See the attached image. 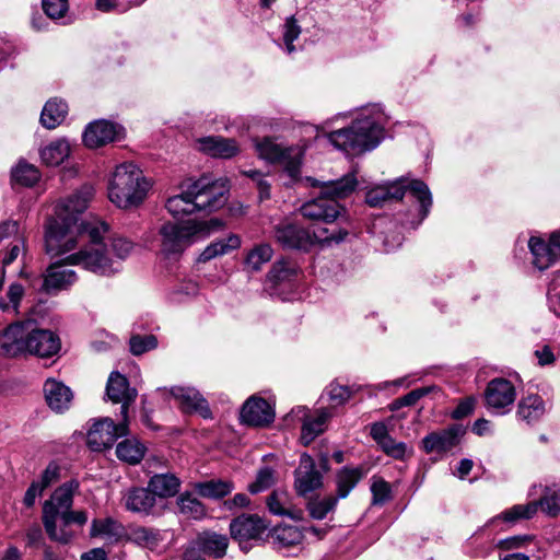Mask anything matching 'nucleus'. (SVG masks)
<instances>
[{"instance_id": "obj_1", "label": "nucleus", "mask_w": 560, "mask_h": 560, "mask_svg": "<svg viewBox=\"0 0 560 560\" xmlns=\"http://www.w3.org/2000/svg\"><path fill=\"white\" fill-rule=\"evenodd\" d=\"M93 192L91 186H83L60 200L55 207V215L46 223L45 248L51 258L72 252L84 237H88L89 245L46 268L42 284V291L45 293L68 290L75 283L77 273L68 266L81 265L84 269L98 275H110L116 270L108 255L103 252L104 246L98 244L107 225L100 219H81Z\"/></svg>"}, {"instance_id": "obj_2", "label": "nucleus", "mask_w": 560, "mask_h": 560, "mask_svg": "<svg viewBox=\"0 0 560 560\" xmlns=\"http://www.w3.org/2000/svg\"><path fill=\"white\" fill-rule=\"evenodd\" d=\"M228 191L226 179L203 175L183 188L180 194L170 197L165 207L175 218L197 211L212 212L226 203Z\"/></svg>"}, {"instance_id": "obj_3", "label": "nucleus", "mask_w": 560, "mask_h": 560, "mask_svg": "<svg viewBox=\"0 0 560 560\" xmlns=\"http://www.w3.org/2000/svg\"><path fill=\"white\" fill-rule=\"evenodd\" d=\"M385 117L380 110L362 114L348 127L327 133L328 141L347 154L357 155L375 149L384 138Z\"/></svg>"}, {"instance_id": "obj_4", "label": "nucleus", "mask_w": 560, "mask_h": 560, "mask_svg": "<svg viewBox=\"0 0 560 560\" xmlns=\"http://www.w3.org/2000/svg\"><path fill=\"white\" fill-rule=\"evenodd\" d=\"M150 183L142 171L132 163L118 165L108 185V198L118 208L138 207L145 199Z\"/></svg>"}, {"instance_id": "obj_5", "label": "nucleus", "mask_w": 560, "mask_h": 560, "mask_svg": "<svg viewBox=\"0 0 560 560\" xmlns=\"http://www.w3.org/2000/svg\"><path fill=\"white\" fill-rule=\"evenodd\" d=\"M407 189L420 203V214L423 220L430 212L432 195L428 185L420 179L407 180L401 177L377 185L366 191L365 201L370 207L381 208L392 201L401 200Z\"/></svg>"}, {"instance_id": "obj_6", "label": "nucleus", "mask_w": 560, "mask_h": 560, "mask_svg": "<svg viewBox=\"0 0 560 560\" xmlns=\"http://www.w3.org/2000/svg\"><path fill=\"white\" fill-rule=\"evenodd\" d=\"M346 235L347 232H337L335 229H322L311 234L301 224L290 220L281 221L273 228V236L284 249L303 252H308L316 243H339Z\"/></svg>"}, {"instance_id": "obj_7", "label": "nucleus", "mask_w": 560, "mask_h": 560, "mask_svg": "<svg viewBox=\"0 0 560 560\" xmlns=\"http://www.w3.org/2000/svg\"><path fill=\"white\" fill-rule=\"evenodd\" d=\"M223 222L219 219L208 221L188 220L183 224L164 223L159 231L161 236V250L165 255L182 253L196 235L207 236L213 231L222 229Z\"/></svg>"}, {"instance_id": "obj_8", "label": "nucleus", "mask_w": 560, "mask_h": 560, "mask_svg": "<svg viewBox=\"0 0 560 560\" xmlns=\"http://www.w3.org/2000/svg\"><path fill=\"white\" fill-rule=\"evenodd\" d=\"M79 488L77 481H69L58 487L43 506V524L48 537L60 544H68L73 534L65 528H57V518L62 516L73 504V493Z\"/></svg>"}, {"instance_id": "obj_9", "label": "nucleus", "mask_w": 560, "mask_h": 560, "mask_svg": "<svg viewBox=\"0 0 560 560\" xmlns=\"http://www.w3.org/2000/svg\"><path fill=\"white\" fill-rule=\"evenodd\" d=\"M256 151L259 158L283 165L284 171L292 179L300 174L303 151L298 145H284L271 138H265L256 143Z\"/></svg>"}, {"instance_id": "obj_10", "label": "nucleus", "mask_w": 560, "mask_h": 560, "mask_svg": "<svg viewBox=\"0 0 560 560\" xmlns=\"http://www.w3.org/2000/svg\"><path fill=\"white\" fill-rule=\"evenodd\" d=\"M129 420L121 418L115 423L110 418L96 420L88 432L86 443L93 452H102L112 447L118 438L128 434Z\"/></svg>"}, {"instance_id": "obj_11", "label": "nucleus", "mask_w": 560, "mask_h": 560, "mask_svg": "<svg viewBox=\"0 0 560 560\" xmlns=\"http://www.w3.org/2000/svg\"><path fill=\"white\" fill-rule=\"evenodd\" d=\"M124 506L128 512L141 515L159 517L167 510V503L155 498L154 493L147 487H132L122 497Z\"/></svg>"}, {"instance_id": "obj_12", "label": "nucleus", "mask_w": 560, "mask_h": 560, "mask_svg": "<svg viewBox=\"0 0 560 560\" xmlns=\"http://www.w3.org/2000/svg\"><path fill=\"white\" fill-rule=\"evenodd\" d=\"M138 390L131 387L128 378L121 373L114 371L109 374L106 384V397L114 404H120V416L129 420V407L135 402Z\"/></svg>"}, {"instance_id": "obj_13", "label": "nucleus", "mask_w": 560, "mask_h": 560, "mask_svg": "<svg viewBox=\"0 0 560 560\" xmlns=\"http://www.w3.org/2000/svg\"><path fill=\"white\" fill-rule=\"evenodd\" d=\"M466 433L463 424H452L446 429L434 431L422 439V447L425 453H446L456 447Z\"/></svg>"}, {"instance_id": "obj_14", "label": "nucleus", "mask_w": 560, "mask_h": 560, "mask_svg": "<svg viewBox=\"0 0 560 560\" xmlns=\"http://www.w3.org/2000/svg\"><path fill=\"white\" fill-rule=\"evenodd\" d=\"M30 320L16 322L0 332V354L18 357L26 353Z\"/></svg>"}, {"instance_id": "obj_15", "label": "nucleus", "mask_w": 560, "mask_h": 560, "mask_svg": "<svg viewBox=\"0 0 560 560\" xmlns=\"http://www.w3.org/2000/svg\"><path fill=\"white\" fill-rule=\"evenodd\" d=\"M485 398L489 408L504 415L516 398L515 387L509 380L494 378L488 383Z\"/></svg>"}, {"instance_id": "obj_16", "label": "nucleus", "mask_w": 560, "mask_h": 560, "mask_svg": "<svg viewBox=\"0 0 560 560\" xmlns=\"http://www.w3.org/2000/svg\"><path fill=\"white\" fill-rule=\"evenodd\" d=\"M266 528L262 518L253 514H242L230 524L231 536L238 541L242 549H246L248 541L261 539Z\"/></svg>"}, {"instance_id": "obj_17", "label": "nucleus", "mask_w": 560, "mask_h": 560, "mask_svg": "<svg viewBox=\"0 0 560 560\" xmlns=\"http://www.w3.org/2000/svg\"><path fill=\"white\" fill-rule=\"evenodd\" d=\"M122 128L109 120L98 119L90 122L83 132V143L90 149H96L120 138Z\"/></svg>"}, {"instance_id": "obj_18", "label": "nucleus", "mask_w": 560, "mask_h": 560, "mask_svg": "<svg viewBox=\"0 0 560 560\" xmlns=\"http://www.w3.org/2000/svg\"><path fill=\"white\" fill-rule=\"evenodd\" d=\"M294 487L300 495H306L319 489L323 485V476L316 469L314 459L308 454H303L294 472Z\"/></svg>"}, {"instance_id": "obj_19", "label": "nucleus", "mask_w": 560, "mask_h": 560, "mask_svg": "<svg viewBox=\"0 0 560 560\" xmlns=\"http://www.w3.org/2000/svg\"><path fill=\"white\" fill-rule=\"evenodd\" d=\"M60 349V340L57 335L48 329L35 328V323L30 320L26 353L38 357H51Z\"/></svg>"}, {"instance_id": "obj_20", "label": "nucleus", "mask_w": 560, "mask_h": 560, "mask_svg": "<svg viewBox=\"0 0 560 560\" xmlns=\"http://www.w3.org/2000/svg\"><path fill=\"white\" fill-rule=\"evenodd\" d=\"M301 214L315 222H334L339 213L340 207L338 201L327 198L322 191L317 198H314L300 208Z\"/></svg>"}, {"instance_id": "obj_21", "label": "nucleus", "mask_w": 560, "mask_h": 560, "mask_svg": "<svg viewBox=\"0 0 560 560\" xmlns=\"http://www.w3.org/2000/svg\"><path fill=\"white\" fill-rule=\"evenodd\" d=\"M170 394L177 400L179 408L186 413H198L205 419L212 418L208 401L194 387L174 386Z\"/></svg>"}, {"instance_id": "obj_22", "label": "nucleus", "mask_w": 560, "mask_h": 560, "mask_svg": "<svg viewBox=\"0 0 560 560\" xmlns=\"http://www.w3.org/2000/svg\"><path fill=\"white\" fill-rule=\"evenodd\" d=\"M275 419V411L264 398L252 396L248 398L241 410V420L243 423L252 427H266Z\"/></svg>"}, {"instance_id": "obj_23", "label": "nucleus", "mask_w": 560, "mask_h": 560, "mask_svg": "<svg viewBox=\"0 0 560 560\" xmlns=\"http://www.w3.org/2000/svg\"><path fill=\"white\" fill-rule=\"evenodd\" d=\"M199 151L217 159H231L240 153L235 139L209 136L198 140Z\"/></svg>"}, {"instance_id": "obj_24", "label": "nucleus", "mask_w": 560, "mask_h": 560, "mask_svg": "<svg viewBox=\"0 0 560 560\" xmlns=\"http://www.w3.org/2000/svg\"><path fill=\"white\" fill-rule=\"evenodd\" d=\"M292 411L303 415V424L301 429V442L303 445L311 444L325 431L327 420L330 417V413L326 409L318 410L315 417L310 416L305 407H298Z\"/></svg>"}, {"instance_id": "obj_25", "label": "nucleus", "mask_w": 560, "mask_h": 560, "mask_svg": "<svg viewBox=\"0 0 560 560\" xmlns=\"http://www.w3.org/2000/svg\"><path fill=\"white\" fill-rule=\"evenodd\" d=\"M313 187H319L320 191L329 199L337 201L350 196L357 185L358 180L354 174H347L337 180L319 182L315 178H307Z\"/></svg>"}, {"instance_id": "obj_26", "label": "nucleus", "mask_w": 560, "mask_h": 560, "mask_svg": "<svg viewBox=\"0 0 560 560\" xmlns=\"http://www.w3.org/2000/svg\"><path fill=\"white\" fill-rule=\"evenodd\" d=\"M147 485L155 498L162 500V503H167V499L179 492L182 481L173 472H161L152 475Z\"/></svg>"}, {"instance_id": "obj_27", "label": "nucleus", "mask_w": 560, "mask_h": 560, "mask_svg": "<svg viewBox=\"0 0 560 560\" xmlns=\"http://www.w3.org/2000/svg\"><path fill=\"white\" fill-rule=\"evenodd\" d=\"M546 413V404L538 394H529L517 402L516 418L532 425L538 422Z\"/></svg>"}, {"instance_id": "obj_28", "label": "nucleus", "mask_w": 560, "mask_h": 560, "mask_svg": "<svg viewBox=\"0 0 560 560\" xmlns=\"http://www.w3.org/2000/svg\"><path fill=\"white\" fill-rule=\"evenodd\" d=\"M44 394L47 405L56 412L67 410L73 398L72 390L61 382L55 380L46 381Z\"/></svg>"}, {"instance_id": "obj_29", "label": "nucleus", "mask_w": 560, "mask_h": 560, "mask_svg": "<svg viewBox=\"0 0 560 560\" xmlns=\"http://www.w3.org/2000/svg\"><path fill=\"white\" fill-rule=\"evenodd\" d=\"M194 541L195 546L202 550V553L217 559L223 558L229 547V538L226 535L211 530L199 533Z\"/></svg>"}, {"instance_id": "obj_30", "label": "nucleus", "mask_w": 560, "mask_h": 560, "mask_svg": "<svg viewBox=\"0 0 560 560\" xmlns=\"http://www.w3.org/2000/svg\"><path fill=\"white\" fill-rule=\"evenodd\" d=\"M267 506L270 513L279 516H288L292 520H300L302 511L293 506L287 491L275 490L267 498Z\"/></svg>"}, {"instance_id": "obj_31", "label": "nucleus", "mask_w": 560, "mask_h": 560, "mask_svg": "<svg viewBox=\"0 0 560 560\" xmlns=\"http://www.w3.org/2000/svg\"><path fill=\"white\" fill-rule=\"evenodd\" d=\"M528 247L533 256V265L540 271L548 269L558 260L549 241L546 243L540 237L532 236Z\"/></svg>"}, {"instance_id": "obj_32", "label": "nucleus", "mask_w": 560, "mask_h": 560, "mask_svg": "<svg viewBox=\"0 0 560 560\" xmlns=\"http://www.w3.org/2000/svg\"><path fill=\"white\" fill-rule=\"evenodd\" d=\"M68 115V104L54 97L46 102L40 114V124L47 129L58 127Z\"/></svg>"}, {"instance_id": "obj_33", "label": "nucleus", "mask_w": 560, "mask_h": 560, "mask_svg": "<svg viewBox=\"0 0 560 560\" xmlns=\"http://www.w3.org/2000/svg\"><path fill=\"white\" fill-rule=\"evenodd\" d=\"M128 540L142 548L154 550L162 544L164 537L160 529L138 525L129 529Z\"/></svg>"}, {"instance_id": "obj_34", "label": "nucleus", "mask_w": 560, "mask_h": 560, "mask_svg": "<svg viewBox=\"0 0 560 560\" xmlns=\"http://www.w3.org/2000/svg\"><path fill=\"white\" fill-rule=\"evenodd\" d=\"M71 152V145L65 138L56 139L40 149V160L47 166L60 165Z\"/></svg>"}, {"instance_id": "obj_35", "label": "nucleus", "mask_w": 560, "mask_h": 560, "mask_svg": "<svg viewBox=\"0 0 560 560\" xmlns=\"http://www.w3.org/2000/svg\"><path fill=\"white\" fill-rule=\"evenodd\" d=\"M234 489L232 481L211 479L194 483V490L202 498L220 500L229 495Z\"/></svg>"}, {"instance_id": "obj_36", "label": "nucleus", "mask_w": 560, "mask_h": 560, "mask_svg": "<svg viewBox=\"0 0 560 560\" xmlns=\"http://www.w3.org/2000/svg\"><path fill=\"white\" fill-rule=\"evenodd\" d=\"M241 246V238L236 234H231L226 238H221L209 244L199 255L198 261L207 262L219 256L229 254Z\"/></svg>"}, {"instance_id": "obj_37", "label": "nucleus", "mask_w": 560, "mask_h": 560, "mask_svg": "<svg viewBox=\"0 0 560 560\" xmlns=\"http://www.w3.org/2000/svg\"><path fill=\"white\" fill-rule=\"evenodd\" d=\"M42 9L46 16L59 25L73 22L69 15V0H42Z\"/></svg>"}, {"instance_id": "obj_38", "label": "nucleus", "mask_w": 560, "mask_h": 560, "mask_svg": "<svg viewBox=\"0 0 560 560\" xmlns=\"http://www.w3.org/2000/svg\"><path fill=\"white\" fill-rule=\"evenodd\" d=\"M144 454V445L136 439H126L118 443L116 447L117 457L131 465L140 463Z\"/></svg>"}, {"instance_id": "obj_39", "label": "nucleus", "mask_w": 560, "mask_h": 560, "mask_svg": "<svg viewBox=\"0 0 560 560\" xmlns=\"http://www.w3.org/2000/svg\"><path fill=\"white\" fill-rule=\"evenodd\" d=\"M338 501L339 499L336 495L314 497L307 501L306 510L313 520L320 521L335 511Z\"/></svg>"}, {"instance_id": "obj_40", "label": "nucleus", "mask_w": 560, "mask_h": 560, "mask_svg": "<svg viewBox=\"0 0 560 560\" xmlns=\"http://www.w3.org/2000/svg\"><path fill=\"white\" fill-rule=\"evenodd\" d=\"M362 478V470L359 467H343L337 474V498L345 499Z\"/></svg>"}, {"instance_id": "obj_41", "label": "nucleus", "mask_w": 560, "mask_h": 560, "mask_svg": "<svg viewBox=\"0 0 560 560\" xmlns=\"http://www.w3.org/2000/svg\"><path fill=\"white\" fill-rule=\"evenodd\" d=\"M122 533V525L112 517L93 520L91 523V537L118 539Z\"/></svg>"}, {"instance_id": "obj_42", "label": "nucleus", "mask_w": 560, "mask_h": 560, "mask_svg": "<svg viewBox=\"0 0 560 560\" xmlns=\"http://www.w3.org/2000/svg\"><path fill=\"white\" fill-rule=\"evenodd\" d=\"M538 511V503L532 501L527 504H516L511 509L505 510L500 515L493 517L489 524L494 523L497 520H503L506 523H515L520 520H528L533 517Z\"/></svg>"}, {"instance_id": "obj_43", "label": "nucleus", "mask_w": 560, "mask_h": 560, "mask_svg": "<svg viewBox=\"0 0 560 560\" xmlns=\"http://www.w3.org/2000/svg\"><path fill=\"white\" fill-rule=\"evenodd\" d=\"M273 249L269 244L262 243L254 246L246 255L244 265L249 271H259L261 267L270 261Z\"/></svg>"}, {"instance_id": "obj_44", "label": "nucleus", "mask_w": 560, "mask_h": 560, "mask_svg": "<svg viewBox=\"0 0 560 560\" xmlns=\"http://www.w3.org/2000/svg\"><path fill=\"white\" fill-rule=\"evenodd\" d=\"M103 222L106 225H108L105 221H103ZM108 230H109V226H107L106 232L100 238L98 244L104 246L103 252L108 255V257L110 258V260L113 262V267L116 268L115 272H117L118 271V266H116L115 261L113 260V258L110 256V253H113L119 259H125V258H127L130 255V253H131V250L133 248V244H132V242H130L127 238L116 237V238L112 240L110 250H109L107 245L103 243V238H104L105 234H107ZM112 273H114V271Z\"/></svg>"}, {"instance_id": "obj_45", "label": "nucleus", "mask_w": 560, "mask_h": 560, "mask_svg": "<svg viewBox=\"0 0 560 560\" xmlns=\"http://www.w3.org/2000/svg\"><path fill=\"white\" fill-rule=\"evenodd\" d=\"M176 503L179 512L189 517L198 520L206 514L203 504L188 491L179 494Z\"/></svg>"}, {"instance_id": "obj_46", "label": "nucleus", "mask_w": 560, "mask_h": 560, "mask_svg": "<svg viewBox=\"0 0 560 560\" xmlns=\"http://www.w3.org/2000/svg\"><path fill=\"white\" fill-rule=\"evenodd\" d=\"M296 276V269L288 261H276L268 272V281L276 288L282 283L291 282Z\"/></svg>"}, {"instance_id": "obj_47", "label": "nucleus", "mask_w": 560, "mask_h": 560, "mask_svg": "<svg viewBox=\"0 0 560 560\" xmlns=\"http://www.w3.org/2000/svg\"><path fill=\"white\" fill-rule=\"evenodd\" d=\"M12 178L23 186L31 187L39 179V172L34 165L21 162L12 171Z\"/></svg>"}, {"instance_id": "obj_48", "label": "nucleus", "mask_w": 560, "mask_h": 560, "mask_svg": "<svg viewBox=\"0 0 560 560\" xmlns=\"http://www.w3.org/2000/svg\"><path fill=\"white\" fill-rule=\"evenodd\" d=\"M158 338L154 335H132L129 339V350L133 355H141L158 347Z\"/></svg>"}, {"instance_id": "obj_49", "label": "nucleus", "mask_w": 560, "mask_h": 560, "mask_svg": "<svg viewBox=\"0 0 560 560\" xmlns=\"http://www.w3.org/2000/svg\"><path fill=\"white\" fill-rule=\"evenodd\" d=\"M275 540L283 547L294 546L301 542L302 533L296 526H279L275 529Z\"/></svg>"}, {"instance_id": "obj_50", "label": "nucleus", "mask_w": 560, "mask_h": 560, "mask_svg": "<svg viewBox=\"0 0 560 560\" xmlns=\"http://www.w3.org/2000/svg\"><path fill=\"white\" fill-rule=\"evenodd\" d=\"M23 296V285L18 282L11 283L7 292V298H0V308L4 312L12 310L16 313Z\"/></svg>"}, {"instance_id": "obj_51", "label": "nucleus", "mask_w": 560, "mask_h": 560, "mask_svg": "<svg viewBox=\"0 0 560 560\" xmlns=\"http://www.w3.org/2000/svg\"><path fill=\"white\" fill-rule=\"evenodd\" d=\"M325 393L334 406H341L350 399L354 389L353 387L342 386L332 382L327 386Z\"/></svg>"}, {"instance_id": "obj_52", "label": "nucleus", "mask_w": 560, "mask_h": 560, "mask_svg": "<svg viewBox=\"0 0 560 560\" xmlns=\"http://www.w3.org/2000/svg\"><path fill=\"white\" fill-rule=\"evenodd\" d=\"M273 470L269 467L261 468L254 482L248 486V491L253 494L262 492L273 485Z\"/></svg>"}, {"instance_id": "obj_53", "label": "nucleus", "mask_w": 560, "mask_h": 560, "mask_svg": "<svg viewBox=\"0 0 560 560\" xmlns=\"http://www.w3.org/2000/svg\"><path fill=\"white\" fill-rule=\"evenodd\" d=\"M301 34V26L298 24L294 16H290L283 24V43L289 54L295 50L293 42L299 38Z\"/></svg>"}, {"instance_id": "obj_54", "label": "nucleus", "mask_w": 560, "mask_h": 560, "mask_svg": "<svg viewBox=\"0 0 560 560\" xmlns=\"http://www.w3.org/2000/svg\"><path fill=\"white\" fill-rule=\"evenodd\" d=\"M25 253V240L23 237H16L15 242L11 244L8 249L0 252L1 266L5 270V267L11 265L21 254Z\"/></svg>"}, {"instance_id": "obj_55", "label": "nucleus", "mask_w": 560, "mask_h": 560, "mask_svg": "<svg viewBox=\"0 0 560 560\" xmlns=\"http://www.w3.org/2000/svg\"><path fill=\"white\" fill-rule=\"evenodd\" d=\"M536 502L545 513L555 516L560 512V491L548 490L545 495Z\"/></svg>"}, {"instance_id": "obj_56", "label": "nucleus", "mask_w": 560, "mask_h": 560, "mask_svg": "<svg viewBox=\"0 0 560 560\" xmlns=\"http://www.w3.org/2000/svg\"><path fill=\"white\" fill-rule=\"evenodd\" d=\"M371 491L373 495L372 503L375 505H383L390 499L389 483L383 479L375 480L372 483Z\"/></svg>"}, {"instance_id": "obj_57", "label": "nucleus", "mask_w": 560, "mask_h": 560, "mask_svg": "<svg viewBox=\"0 0 560 560\" xmlns=\"http://www.w3.org/2000/svg\"><path fill=\"white\" fill-rule=\"evenodd\" d=\"M378 446L395 459H402L407 451V445L404 442H396L390 435Z\"/></svg>"}, {"instance_id": "obj_58", "label": "nucleus", "mask_w": 560, "mask_h": 560, "mask_svg": "<svg viewBox=\"0 0 560 560\" xmlns=\"http://www.w3.org/2000/svg\"><path fill=\"white\" fill-rule=\"evenodd\" d=\"M476 399L471 396L464 398L458 402L456 408L451 412V417L454 420H460L469 415H471L475 410Z\"/></svg>"}, {"instance_id": "obj_59", "label": "nucleus", "mask_w": 560, "mask_h": 560, "mask_svg": "<svg viewBox=\"0 0 560 560\" xmlns=\"http://www.w3.org/2000/svg\"><path fill=\"white\" fill-rule=\"evenodd\" d=\"M13 237L15 242L16 237H23L20 234V224L15 220H5L0 222V242Z\"/></svg>"}, {"instance_id": "obj_60", "label": "nucleus", "mask_w": 560, "mask_h": 560, "mask_svg": "<svg viewBox=\"0 0 560 560\" xmlns=\"http://www.w3.org/2000/svg\"><path fill=\"white\" fill-rule=\"evenodd\" d=\"M436 386H425L416 388L408 394L400 397V402L405 404V406H413L416 405L422 397L427 396L431 392L435 390Z\"/></svg>"}, {"instance_id": "obj_61", "label": "nucleus", "mask_w": 560, "mask_h": 560, "mask_svg": "<svg viewBox=\"0 0 560 560\" xmlns=\"http://www.w3.org/2000/svg\"><path fill=\"white\" fill-rule=\"evenodd\" d=\"M59 471L60 468L55 462L49 463L46 469L43 471L40 480H38L39 485L44 489L48 488L51 483L59 479Z\"/></svg>"}, {"instance_id": "obj_62", "label": "nucleus", "mask_w": 560, "mask_h": 560, "mask_svg": "<svg viewBox=\"0 0 560 560\" xmlns=\"http://www.w3.org/2000/svg\"><path fill=\"white\" fill-rule=\"evenodd\" d=\"M62 521V525L66 529V527L72 523H75L78 525H84L88 522V514L84 511H71L68 510L62 516H60Z\"/></svg>"}, {"instance_id": "obj_63", "label": "nucleus", "mask_w": 560, "mask_h": 560, "mask_svg": "<svg viewBox=\"0 0 560 560\" xmlns=\"http://www.w3.org/2000/svg\"><path fill=\"white\" fill-rule=\"evenodd\" d=\"M44 488L38 481H33L25 492L23 503L26 508H32L38 497H42Z\"/></svg>"}, {"instance_id": "obj_64", "label": "nucleus", "mask_w": 560, "mask_h": 560, "mask_svg": "<svg viewBox=\"0 0 560 560\" xmlns=\"http://www.w3.org/2000/svg\"><path fill=\"white\" fill-rule=\"evenodd\" d=\"M27 546L34 547L43 539V532L38 524L31 525L25 533Z\"/></svg>"}]
</instances>
